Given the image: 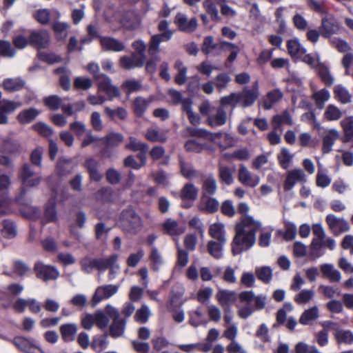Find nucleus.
Instances as JSON below:
<instances>
[{
    "mask_svg": "<svg viewBox=\"0 0 353 353\" xmlns=\"http://www.w3.org/2000/svg\"><path fill=\"white\" fill-rule=\"evenodd\" d=\"M261 229V223L251 216H243L235 226V235L232 242L233 255H239L251 248L256 242V233Z\"/></svg>",
    "mask_w": 353,
    "mask_h": 353,
    "instance_id": "f257e3e1",
    "label": "nucleus"
},
{
    "mask_svg": "<svg viewBox=\"0 0 353 353\" xmlns=\"http://www.w3.org/2000/svg\"><path fill=\"white\" fill-rule=\"evenodd\" d=\"M200 113L207 117L206 123L212 128L225 125L227 122V113L222 107L216 108L208 101H204L199 106Z\"/></svg>",
    "mask_w": 353,
    "mask_h": 353,
    "instance_id": "f03ea898",
    "label": "nucleus"
},
{
    "mask_svg": "<svg viewBox=\"0 0 353 353\" xmlns=\"http://www.w3.org/2000/svg\"><path fill=\"white\" fill-rule=\"evenodd\" d=\"M105 312L112 319L109 327V335L114 339L123 336L127 324L126 318L121 317L119 310L111 305L105 306Z\"/></svg>",
    "mask_w": 353,
    "mask_h": 353,
    "instance_id": "7ed1b4c3",
    "label": "nucleus"
},
{
    "mask_svg": "<svg viewBox=\"0 0 353 353\" xmlns=\"http://www.w3.org/2000/svg\"><path fill=\"white\" fill-rule=\"evenodd\" d=\"M120 221L123 229L132 233L139 232L143 226L141 217L132 208H127L122 211Z\"/></svg>",
    "mask_w": 353,
    "mask_h": 353,
    "instance_id": "20e7f679",
    "label": "nucleus"
},
{
    "mask_svg": "<svg viewBox=\"0 0 353 353\" xmlns=\"http://www.w3.org/2000/svg\"><path fill=\"white\" fill-rule=\"evenodd\" d=\"M22 181L21 192L23 194L26 192V188L37 186L40 182L41 177L32 168V167L26 163L23 165L22 170L20 174Z\"/></svg>",
    "mask_w": 353,
    "mask_h": 353,
    "instance_id": "39448f33",
    "label": "nucleus"
},
{
    "mask_svg": "<svg viewBox=\"0 0 353 353\" xmlns=\"http://www.w3.org/2000/svg\"><path fill=\"white\" fill-rule=\"evenodd\" d=\"M321 34L325 38H330L341 31V26L338 20L332 14H327L321 19L319 27Z\"/></svg>",
    "mask_w": 353,
    "mask_h": 353,
    "instance_id": "423d86ee",
    "label": "nucleus"
},
{
    "mask_svg": "<svg viewBox=\"0 0 353 353\" xmlns=\"http://www.w3.org/2000/svg\"><path fill=\"white\" fill-rule=\"evenodd\" d=\"M239 104L243 107H249L254 103L259 97V82L253 83L252 88L245 87L241 92H237Z\"/></svg>",
    "mask_w": 353,
    "mask_h": 353,
    "instance_id": "0eeeda50",
    "label": "nucleus"
},
{
    "mask_svg": "<svg viewBox=\"0 0 353 353\" xmlns=\"http://www.w3.org/2000/svg\"><path fill=\"white\" fill-rule=\"evenodd\" d=\"M36 276L43 281L56 280L59 276V272L52 265H45L42 262H37L34 266Z\"/></svg>",
    "mask_w": 353,
    "mask_h": 353,
    "instance_id": "6e6552de",
    "label": "nucleus"
},
{
    "mask_svg": "<svg viewBox=\"0 0 353 353\" xmlns=\"http://www.w3.org/2000/svg\"><path fill=\"white\" fill-rule=\"evenodd\" d=\"M325 222L332 234L338 236L350 230V225L344 218H339L332 214H329L325 217Z\"/></svg>",
    "mask_w": 353,
    "mask_h": 353,
    "instance_id": "1a4fd4ad",
    "label": "nucleus"
},
{
    "mask_svg": "<svg viewBox=\"0 0 353 353\" xmlns=\"http://www.w3.org/2000/svg\"><path fill=\"white\" fill-rule=\"evenodd\" d=\"M238 180L243 185L254 188L260 183V176L252 173L244 165H241L238 172Z\"/></svg>",
    "mask_w": 353,
    "mask_h": 353,
    "instance_id": "9d476101",
    "label": "nucleus"
},
{
    "mask_svg": "<svg viewBox=\"0 0 353 353\" xmlns=\"http://www.w3.org/2000/svg\"><path fill=\"white\" fill-rule=\"evenodd\" d=\"M11 341L20 351L25 353H45L39 346L24 336H15Z\"/></svg>",
    "mask_w": 353,
    "mask_h": 353,
    "instance_id": "9b49d317",
    "label": "nucleus"
},
{
    "mask_svg": "<svg viewBox=\"0 0 353 353\" xmlns=\"http://www.w3.org/2000/svg\"><path fill=\"white\" fill-rule=\"evenodd\" d=\"M174 23L181 32L192 33L197 28V19L195 17L188 19L183 13H177L174 17Z\"/></svg>",
    "mask_w": 353,
    "mask_h": 353,
    "instance_id": "f8f14e48",
    "label": "nucleus"
},
{
    "mask_svg": "<svg viewBox=\"0 0 353 353\" xmlns=\"http://www.w3.org/2000/svg\"><path fill=\"white\" fill-rule=\"evenodd\" d=\"M97 81H98L99 90L105 92L109 100L120 95L118 88L112 85L110 79L106 75L99 74L97 76Z\"/></svg>",
    "mask_w": 353,
    "mask_h": 353,
    "instance_id": "ddd939ff",
    "label": "nucleus"
},
{
    "mask_svg": "<svg viewBox=\"0 0 353 353\" xmlns=\"http://www.w3.org/2000/svg\"><path fill=\"white\" fill-rule=\"evenodd\" d=\"M306 180L305 172L301 169H294L289 171L287 174L283 184L285 191H289L294 188L296 183H303Z\"/></svg>",
    "mask_w": 353,
    "mask_h": 353,
    "instance_id": "4468645a",
    "label": "nucleus"
},
{
    "mask_svg": "<svg viewBox=\"0 0 353 353\" xmlns=\"http://www.w3.org/2000/svg\"><path fill=\"white\" fill-rule=\"evenodd\" d=\"M119 288V285L111 284L98 287L92 297L94 303L96 305L103 299L110 298L118 292Z\"/></svg>",
    "mask_w": 353,
    "mask_h": 353,
    "instance_id": "2eb2a0df",
    "label": "nucleus"
},
{
    "mask_svg": "<svg viewBox=\"0 0 353 353\" xmlns=\"http://www.w3.org/2000/svg\"><path fill=\"white\" fill-rule=\"evenodd\" d=\"M50 39L47 31H32L29 36V43L38 48H46L49 46Z\"/></svg>",
    "mask_w": 353,
    "mask_h": 353,
    "instance_id": "dca6fc26",
    "label": "nucleus"
},
{
    "mask_svg": "<svg viewBox=\"0 0 353 353\" xmlns=\"http://www.w3.org/2000/svg\"><path fill=\"white\" fill-rule=\"evenodd\" d=\"M145 56L132 53L130 56H123L120 59L121 66L125 70L141 68L144 65Z\"/></svg>",
    "mask_w": 353,
    "mask_h": 353,
    "instance_id": "f3484780",
    "label": "nucleus"
},
{
    "mask_svg": "<svg viewBox=\"0 0 353 353\" xmlns=\"http://www.w3.org/2000/svg\"><path fill=\"white\" fill-rule=\"evenodd\" d=\"M21 105L20 102L3 99L0 103V125L6 124L8 123L7 114L13 112Z\"/></svg>",
    "mask_w": 353,
    "mask_h": 353,
    "instance_id": "a211bd4d",
    "label": "nucleus"
},
{
    "mask_svg": "<svg viewBox=\"0 0 353 353\" xmlns=\"http://www.w3.org/2000/svg\"><path fill=\"white\" fill-rule=\"evenodd\" d=\"M202 179L201 196H212L217 190V183L212 174H203L200 176Z\"/></svg>",
    "mask_w": 353,
    "mask_h": 353,
    "instance_id": "6ab92c4d",
    "label": "nucleus"
},
{
    "mask_svg": "<svg viewBox=\"0 0 353 353\" xmlns=\"http://www.w3.org/2000/svg\"><path fill=\"white\" fill-rule=\"evenodd\" d=\"M339 138L340 133L337 130L332 128L327 130L322 139V152L330 153L332 150L334 142Z\"/></svg>",
    "mask_w": 353,
    "mask_h": 353,
    "instance_id": "aec40b11",
    "label": "nucleus"
},
{
    "mask_svg": "<svg viewBox=\"0 0 353 353\" xmlns=\"http://www.w3.org/2000/svg\"><path fill=\"white\" fill-rule=\"evenodd\" d=\"M199 208L201 212L214 214L218 211L219 203L216 199L212 197V196H201Z\"/></svg>",
    "mask_w": 353,
    "mask_h": 353,
    "instance_id": "412c9836",
    "label": "nucleus"
},
{
    "mask_svg": "<svg viewBox=\"0 0 353 353\" xmlns=\"http://www.w3.org/2000/svg\"><path fill=\"white\" fill-rule=\"evenodd\" d=\"M236 294L234 291L222 290L216 294V299L223 309L230 307L236 301Z\"/></svg>",
    "mask_w": 353,
    "mask_h": 353,
    "instance_id": "4be33fe9",
    "label": "nucleus"
},
{
    "mask_svg": "<svg viewBox=\"0 0 353 353\" xmlns=\"http://www.w3.org/2000/svg\"><path fill=\"white\" fill-rule=\"evenodd\" d=\"M100 43L103 50H104L121 52L125 49L124 44L121 41L113 37H101Z\"/></svg>",
    "mask_w": 353,
    "mask_h": 353,
    "instance_id": "5701e85b",
    "label": "nucleus"
},
{
    "mask_svg": "<svg viewBox=\"0 0 353 353\" xmlns=\"http://www.w3.org/2000/svg\"><path fill=\"white\" fill-rule=\"evenodd\" d=\"M320 270L323 277L327 279L330 282H339L341 279L340 272L334 268L330 263H323L320 265Z\"/></svg>",
    "mask_w": 353,
    "mask_h": 353,
    "instance_id": "b1692460",
    "label": "nucleus"
},
{
    "mask_svg": "<svg viewBox=\"0 0 353 353\" xmlns=\"http://www.w3.org/2000/svg\"><path fill=\"white\" fill-rule=\"evenodd\" d=\"M26 85V81L21 77L7 78L2 82L3 88L9 92L21 90Z\"/></svg>",
    "mask_w": 353,
    "mask_h": 353,
    "instance_id": "393cba45",
    "label": "nucleus"
},
{
    "mask_svg": "<svg viewBox=\"0 0 353 353\" xmlns=\"http://www.w3.org/2000/svg\"><path fill=\"white\" fill-rule=\"evenodd\" d=\"M180 173L185 179L200 178L202 174L194 169V166L186 162L183 158L179 159Z\"/></svg>",
    "mask_w": 353,
    "mask_h": 353,
    "instance_id": "a878e982",
    "label": "nucleus"
},
{
    "mask_svg": "<svg viewBox=\"0 0 353 353\" xmlns=\"http://www.w3.org/2000/svg\"><path fill=\"white\" fill-rule=\"evenodd\" d=\"M172 35V31H167L153 35L150 42L149 52L150 54L157 52L159 50V44L161 42L169 41Z\"/></svg>",
    "mask_w": 353,
    "mask_h": 353,
    "instance_id": "bb28decb",
    "label": "nucleus"
},
{
    "mask_svg": "<svg viewBox=\"0 0 353 353\" xmlns=\"http://www.w3.org/2000/svg\"><path fill=\"white\" fill-rule=\"evenodd\" d=\"M293 119L288 110H284L279 114H276L272 117V125L273 130H278L282 125H292Z\"/></svg>",
    "mask_w": 353,
    "mask_h": 353,
    "instance_id": "cd10ccee",
    "label": "nucleus"
},
{
    "mask_svg": "<svg viewBox=\"0 0 353 353\" xmlns=\"http://www.w3.org/2000/svg\"><path fill=\"white\" fill-rule=\"evenodd\" d=\"M188 131L192 137L205 139L211 141H215L217 138H221L223 136L221 132L212 133L204 128H189Z\"/></svg>",
    "mask_w": 353,
    "mask_h": 353,
    "instance_id": "c85d7f7f",
    "label": "nucleus"
},
{
    "mask_svg": "<svg viewBox=\"0 0 353 353\" xmlns=\"http://www.w3.org/2000/svg\"><path fill=\"white\" fill-rule=\"evenodd\" d=\"M199 189L192 183H185L180 192V197L182 200L195 201L198 197Z\"/></svg>",
    "mask_w": 353,
    "mask_h": 353,
    "instance_id": "c756f323",
    "label": "nucleus"
},
{
    "mask_svg": "<svg viewBox=\"0 0 353 353\" xmlns=\"http://www.w3.org/2000/svg\"><path fill=\"white\" fill-rule=\"evenodd\" d=\"M209 235L216 241L226 242L225 225L221 223H214L210 226Z\"/></svg>",
    "mask_w": 353,
    "mask_h": 353,
    "instance_id": "7c9ffc66",
    "label": "nucleus"
},
{
    "mask_svg": "<svg viewBox=\"0 0 353 353\" xmlns=\"http://www.w3.org/2000/svg\"><path fill=\"white\" fill-rule=\"evenodd\" d=\"M288 53L294 57H302L307 52L298 39H290L287 42Z\"/></svg>",
    "mask_w": 353,
    "mask_h": 353,
    "instance_id": "2f4dec72",
    "label": "nucleus"
},
{
    "mask_svg": "<svg viewBox=\"0 0 353 353\" xmlns=\"http://www.w3.org/2000/svg\"><path fill=\"white\" fill-rule=\"evenodd\" d=\"M99 165V162L93 158H90L85 162V166L92 181H99L102 179V174L98 170Z\"/></svg>",
    "mask_w": 353,
    "mask_h": 353,
    "instance_id": "473e14b6",
    "label": "nucleus"
},
{
    "mask_svg": "<svg viewBox=\"0 0 353 353\" xmlns=\"http://www.w3.org/2000/svg\"><path fill=\"white\" fill-rule=\"evenodd\" d=\"M283 97V94L279 88L268 92L263 101L264 108L265 110L271 109L276 103L281 100Z\"/></svg>",
    "mask_w": 353,
    "mask_h": 353,
    "instance_id": "72a5a7b5",
    "label": "nucleus"
},
{
    "mask_svg": "<svg viewBox=\"0 0 353 353\" xmlns=\"http://www.w3.org/2000/svg\"><path fill=\"white\" fill-rule=\"evenodd\" d=\"M165 232L172 236H179L185 231L184 228L180 227L178 223L172 219H168L163 224Z\"/></svg>",
    "mask_w": 353,
    "mask_h": 353,
    "instance_id": "f704fd0d",
    "label": "nucleus"
},
{
    "mask_svg": "<svg viewBox=\"0 0 353 353\" xmlns=\"http://www.w3.org/2000/svg\"><path fill=\"white\" fill-rule=\"evenodd\" d=\"M319 316V308L313 306L305 310L299 318V323L303 325H310Z\"/></svg>",
    "mask_w": 353,
    "mask_h": 353,
    "instance_id": "c9c22d12",
    "label": "nucleus"
},
{
    "mask_svg": "<svg viewBox=\"0 0 353 353\" xmlns=\"http://www.w3.org/2000/svg\"><path fill=\"white\" fill-rule=\"evenodd\" d=\"M60 333L65 342L72 341L77 332V326L74 323H65L60 327Z\"/></svg>",
    "mask_w": 353,
    "mask_h": 353,
    "instance_id": "e433bc0d",
    "label": "nucleus"
},
{
    "mask_svg": "<svg viewBox=\"0 0 353 353\" xmlns=\"http://www.w3.org/2000/svg\"><path fill=\"white\" fill-rule=\"evenodd\" d=\"M341 125L344 133L343 141L344 143L350 141L353 139V117L350 116L344 118L341 121Z\"/></svg>",
    "mask_w": 353,
    "mask_h": 353,
    "instance_id": "4c0bfd02",
    "label": "nucleus"
},
{
    "mask_svg": "<svg viewBox=\"0 0 353 353\" xmlns=\"http://www.w3.org/2000/svg\"><path fill=\"white\" fill-rule=\"evenodd\" d=\"M315 292L312 289H303L294 296V301L298 305H305L310 303L314 297Z\"/></svg>",
    "mask_w": 353,
    "mask_h": 353,
    "instance_id": "58836bf2",
    "label": "nucleus"
},
{
    "mask_svg": "<svg viewBox=\"0 0 353 353\" xmlns=\"http://www.w3.org/2000/svg\"><path fill=\"white\" fill-rule=\"evenodd\" d=\"M150 102V99L142 97H136L133 101V110L136 116L143 117Z\"/></svg>",
    "mask_w": 353,
    "mask_h": 353,
    "instance_id": "ea45409f",
    "label": "nucleus"
},
{
    "mask_svg": "<svg viewBox=\"0 0 353 353\" xmlns=\"http://www.w3.org/2000/svg\"><path fill=\"white\" fill-rule=\"evenodd\" d=\"M324 239H312L310 246V256L314 260L321 257L324 254Z\"/></svg>",
    "mask_w": 353,
    "mask_h": 353,
    "instance_id": "a19ab883",
    "label": "nucleus"
},
{
    "mask_svg": "<svg viewBox=\"0 0 353 353\" xmlns=\"http://www.w3.org/2000/svg\"><path fill=\"white\" fill-rule=\"evenodd\" d=\"M109 344L108 335H97L93 337L91 347L97 353H100L105 350Z\"/></svg>",
    "mask_w": 353,
    "mask_h": 353,
    "instance_id": "79ce46f5",
    "label": "nucleus"
},
{
    "mask_svg": "<svg viewBox=\"0 0 353 353\" xmlns=\"http://www.w3.org/2000/svg\"><path fill=\"white\" fill-rule=\"evenodd\" d=\"M40 112L36 108H29L21 111L17 116L20 123L26 124L32 122Z\"/></svg>",
    "mask_w": 353,
    "mask_h": 353,
    "instance_id": "37998d69",
    "label": "nucleus"
},
{
    "mask_svg": "<svg viewBox=\"0 0 353 353\" xmlns=\"http://www.w3.org/2000/svg\"><path fill=\"white\" fill-rule=\"evenodd\" d=\"M225 243L210 240L208 243V251L214 259H219L223 256V247Z\"/></svg>",
    "mask_w": 353,
    "mask_h": 353,
    "instance_id": "c03bdc74",
    "label": "nucleus"
},
{
    "mask_svg": "<svg viewBox=\"0 0 353 353\" xmlns=\"http://www.w3.org/2000/svg\"><path fill=\"white\" fill-rule=\"evenodd\" d=\"M255 274L259 281L265 284H268L272 279V269L269 266L256 268Z\"/></svg>",
    "mask_w": 353,
    "mask_h": 353,
    "instance_id": "a18cd8bd",
    "label": "nucleus"
},
{
    "mask_svg": "<svg viewBox=\"0 0 353 353\" xmlns=\"http://www.w3.org/2000/svg\"><path fill=\"white\" fill-rule=\"evenodd\" d=\"M174 68L178 71L176 75L174 77L175 83L179 85H183L187 80V68L183 65V62L180 60H177L175 62Z\"/></svg>",
    "mask_w": 353,
    "mask_h": 353,
    "instance_id": "49530a36",
    "label": "nucleus"
},
{
    "mask_svg": "<svg viewBox=\"0 0 353 353\" xmlns=\"http://www.w3.org/2000/svg\"><path fill=\"white\" fill-rule=\"evenodd\" d=\"M330 97V92L326 89H321L312 94V99L315 102V105L321 110L323 108L325 103L329 100Z\"/></svg>",
    "mask_w": 353,
    "mask_h": 353,
    "instance_id": "de8ad7c7",
    "label": "nucleus"
},
{
    "mask_svg": "<svg viewBox=\"0 0 353 353\" xmlns=\"http://www.w3.org/2000/svg\"><path fill=\"white\" fill-rule=\"evenodd\" d=\"M234 170L228 166L221 165L219 168V176L221 181L226 185H231L233 181Z\"/></svg>",
    "mask_w": 353,
    "mask_h": 353,
    "instance_id": "09e8293b",
    "label": "nucleus"
},
{
    "mask_svg": "<svg viewBox=\"0 0 353 353\" xmlns=\"http://www.w3.org/2000/svg\"><path fill=\"white\" fill-rule=\"evenodd\" d=\"M342 116L343 113L341 110L332 104L328 105L323 113V118L329 121H337L340 119Z\"/></svg>",
    "mask_w": 353,
    "mask_h": 353,
    "instance_id": "8fccbe9b",
    "label": "nucleus"
},
{
    "mask_svg": "<svg viewBox=\"0 0 353 353\" xmlns=\"http://www.w3.org/2000/svg\"><path fill=\"white\" fill-rule=\"evenodd\" d=\"M1 234L3 237L7 239H13L17 236V227L13 221L6 219L3 221V228Z\"/></svg>",
    "mask_w": 353,
    "mask_h": 353,
    "instance_id": "3c124183",
    "label": "nucleus"
},
{
    "mask_svg": "<svg viewBox=\"0 0 353 353\" xmlns=\"http://www.w3.org/2000/svg\"><path fill=\"white\" fill-rule=\"evenodd\" d=\"M335 98L342 103H347L351 101L352 95L348 90L341 85H337L334 90Z\"/></svg>",
    "mask_w": 353,
    "mask_h": 353,
    "instance_id": "603ef678",
    "label": "nucleus"
},
{
    "mask_svg": "<svg viewBox=\"0 0 353 353\" xmlns=\"http://www.w3.org/2000/svg\"><path fill=\"white\" fill-rule=\"evenodd\" d=\"M292 159L293 154L285 148H281L280 152L277 154L279 163L282 168L285 170L290 167Z\"/></svg>",
    "mask_w": 353,
    "mask_h": 353,
    "instance_id": "864d4df0",
    "label": "nucleus"
},
{
    "mask_svg": "<svg viewBox=\"0 0 353 353\" xmlns=\"http://www.w3.org/2000/svg\"><path fill=\"white\" fill-rule=\"evenodd\" d=\"M334 336L338 343H353V332L350 330H338L336 331Z\"/></svg>",
    "mask_w": 353,
    "mask_h": 353,
    "instance_id": "5fc2aeb1",
    "label": "nucleus"
},
{
    "mask_svg": "<svg viewBox=\"0 0 353 353\" xmlns=\"http://www.w3.org/2000/svg\"><path fill=\"white\" fill-rule=\"evenodd\" d=\"M37 56L39 60L50 65L61 63L63 61L61 56L52 52H39Z\"/></svg>",
    "mask_w": 353,
    "mask_h": 353,
    "instance_id": "6e6d98bb",
    "label": "nucleus"
},
{
    "mask_svg": "<svg viewBox=\"0 0 353 353\" xmlns=\"http://www.w3.org/2000/svg\"><path fill=\"white\" fill-rule=\"evenodd\" d=\"M68 24L65 22L57 21L52 26L57 40H64L68 36Z\"/></svg>",
    "mask_w": 353,
    "mask_h": 353,
    "instance_id": "4d7b16f0",
    "label": "nucleus"
},
{
    "mask_svg": "<svg viewBox=\"0 0 353 353\" xmlns=\"http://www.w3.org/2000/svg\"><path fill=\"white\" fill-rule=\"evenodd\" d=\"M145 138L151 142L163 143L166 141L165 134L160 133L157 128H150L145 133Z\"/></svg>",
    "mask_w": 353,
    "mask_h": 353,
    "instance_id": "13d9d810",
    "label": "nucleus"
},
{
    "mask_svg": "<svg viewBox=\"0 0 353 353\" xmlns=\"http://www.w3.org/2000/svg\"><path fill=\"white\" fill-rule=\"evenodd\" d=\"M184 147L186 151L195 153H200L204 150L208 149L207 144L199 143L194 139L188 140Z\"/></svg>",
    "mask_w": 353,
    "mask_h": 353,
    "instance_id": "bf43d9fd",
    "label": "nucleus"
},
{
    "mask_svg": "<svg viewBox=\"0 0 353 353\" xmlns=\"http://www.w3.org/2000/svg\"><path fill=\"white\" fill-rule=\"evenodd\" d=\"M239 104L237 92H232L229 95L223 97L220 99V107L230 105L232 111Z\"/></svg>",
    "mask_w": 353,
    "mask_h": 353,
    "instance_id": "052dcab7",
    "label": "nucleus"
},
{
    "mask_svg": "<svg viewBox=\"0 0 353 353\" xmlns=\"http://www.w3.org/2000/svg\"><path fill=\"white\" fill-rule=\"evenodd\" d=\"M285 231L283 237L286 241H290L295 239L297 229L296 225L290 221L284 222Z\"/></svg>",
    "mask_w": 353,
    "mask_h": 353,
    "instance_id": "680f3d73",
    "label": "nucleus"
},
{
    "mask_svg": "<svg viewBox=\"0 0 353 353\" xmlns=\"http://www.w3.org/2000/svg\"><path fill=\"white\" fill-rule=\"evenodd\" d=\"M43 103L50 110H57L61 108L62 99L58 95H51L43 99Z\"/></svg>",
    "mask_w": 353,
    "mask_h": 353,
    "instance_id": "e2e57ef3",
    "label": "nucleus"
},
{
    "mask_svg": "<svg viewBox=\"0 0 353 353\" xmlns=\"http://www.w3.org/2000/svg\"><path fill=\"white\" fill-rule=\"evenodd\" d=\"M129 143L126 144L125 148L134 152L137 151H148V144L138 141L135 137H130Z\"/></svg>",
    "mask_w": 353,
    "mask_h": 353,
    "instance_id": "0e129e2a",
    "label": "nucleus"
},
{
    "mask_svg": "<svg viewBox=\"0 0 353 353\" xmlns=\"http://www.w3.org/2000/svg\"><path fill=\"white\" fill-rule=\"evenodd\" d=\"M150 316V310L148 305L143 304L135 313L134 320L140 323H145Z\"/></svg>",
    "mask_w": 353,
    "mask_h": 353,
    "instance_id": "69168bd1",
    "label": "nucleus"
},
{
    "mask_svg": "<svg viewBox=\"0 0 353 353\" xmlns=\"http://www.w3.org/2000/svg\"><path fill=\"white\" fill-rule=\"evenodd\" d=\"M231 81V77L226 73H220L215 78V86L219 92L225 89Z\"/></svg>",
    "mask_w": 353,
    "mask_h": 353,
    "instance_id": "338daca9",
    "label": "nucleus"
},
{
    "mask_svg": "<svg viewBox=\"0 0 353 353\" xmlns=\"http://www.w3.org/2000/svg\"><path fill=\"white\" fill-rule=\"evenodd\" d=\"M118 256L117 254H112L107 259H97V270L99 271H104L113 263H117Z\"/></svg>",
    "mask_w": 353,
    "mask_h": 353,
    "instance_id": "774afa93",
    "label": "nucleus"
}]
</instances>
